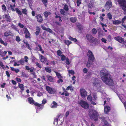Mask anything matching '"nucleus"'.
<instances>
[{"instance_id":"f257e3e1","label":"nucleus","mask_w":126,"mask_h":126,"mask_svg":"<svg viewBox=\"0 0 126 126\" xmlns=\"http://www.w3.org/2000/svg\"><path fill=\"white\" fill-rule=\"evenodd\" d=\"M100 75L104 83L109 86L113 85V81L111 78V76L105 70L101 71Z\"/></svg>"},{"instance_id":"f03ea898","label":"nucleus","mask_w":126,"mask_h":126,"mask_svg":"<svg viewBox=\"0 0 126 126\" xmlns=\"http://www.w3.org/2000/svg\"><path fill=\"white\" fill-rule=\"evenodd\" d=\"M87 56L88 57V59L86 63V66L89 67L91 66L95 59L92 52L90 50L88 51Z\"/></svg>"},{"instance_id":"7ed1b4c3","label":"nucleus","mask_w":126,"mask_h":126,"mask_svg":"<svg viewBox=\"0 0 126 126\" xmlns=\"http://www.w3.org/2000/svg\"><path fill=\"white\" fill-rule=\"evenodd\" d=\"M32 15L33 16H35L37 19V21L39 23H42L43 21L42 16L40 14H36L35 16V13L34 11H32Z\"/></svg>"},{"instance_id":"20e7f679","label":"nucleus","mask_w":126,"mask_h":126,"mask_svg":"<svg viewBox=\"0 0 126 126\" xmlns=\"http://www.w3.org/2000/svg\"><path fill=\"white\" fill-rule=\"evenodd\" d=\"M86 37L87 39L89 40L91 43H96L97 42V39L96 38L93 37L91 35L87 34L86 35Z\"/></svg>"},{"instance_id":"39448f33","label":"nucleus","mask_w":126,"mask_h":126,"mask_svg":"<svg viewBox=\"0 0 126 126\" xmlns=\"http://www.w3.org/2000/svg\"><path fill=\"white\" fill-rule=\"evenodd\" d=\"M79 105L82 108L84 109H88L89 108V105L87 103L84 101L82 100L79 101Z\"/></svg>"},{"instance_id":"423d86ee","label":"nucleus","mask_w":126,"mask_h":126,"mask_svg":"<svg viewBox=\"0 0 126 126\" xmlns=\"http://www.w3.org/2000/svg\"><path fill=\"white\" fill-rule=\"evenodd\" d=\"M23 30L25 33V37L27 39L29 38L30 39L31 38V34L29 32L27 28L25 27L23 29Z\"/></svg>"},{"instance_id":"0eeeda50","label":"nucleus","mask_w":126,"mask_h":126,"mask_svg":"<svg viewBox=\"0 0 126 126\" xmlns=\"http://www.w3.org/2000/svg\"><path fill=\"white\" fill-rule=\"evenodd\" d=\"M80 94L81 97L83 98H84L87 96V92L85 89H80Z\"/></svg>"},{"instance_id":"6e6552de","label":"nucleus","mask_w":126,"mask_h":126,"mask_svg":"<svg viewBox=\"0 0 126 126\" xmlns=\"http://www.w3.org/2000/svg\"><path fill=\"white\" fill-rule=\"evenodd\" d=\"M117 2L121 6L126 8V1L125 0H117Z\"/></svg>"},{"instance_id":"1a4fd4ad","label":"nucleus","mask_w":126,"mask_h":126,"mask_svg":"<svg viewBox=\"0 0 126 126\" xmlns=\"http://www.w3.org/2000/svg\"><path fill=\"white\" fill-rule=\"evenodd\" d=\"M111 3L110 0L107 1L105 6V9L107 10H109L111 7Z\"/></svg>"},{"instance_id":"9d476101","label":"nucleus","mask_w":126,"mask_h":126,"mask_svg":"<svg viewBox=\"0 0 126 126\" xmlns=\"http://www.w3.org/2000/svg\"><path fill=\"white\" fill-rule=\"evenodd\" d=\"M99 118L104 123V125L106 126H110V124L107 121L106 118L103 116H101Z\"/></svg>"},{"instance_id":"9b49d317","label":"nucleus","mask_w":126,"mask_h":126,"mask_svg":"<svg viewBox=\"0 0 126 126\" xmlns=\"http://www.w3.org/2000/svg\"><path fill=\"white\" fill-rule=\"evenodd\" d=\"M92 114L90 116V118L92 119H93L96 118L97 115V112L95 110H93Z\"/></svg>"},{"instance_id":"f8f14e48","label":"nucleus","mask_w":126,"mask_h":126,"mask_svg":"<svg viewBox=\"0 0 126 126\" xmlns=\"http://www.w3.org/2000/svg\"><path fill=\"white\" fill-rule=\"evenodd\" d=\"M39 59L40 60V61L42 63H45L47 61V59L45 57L42 55L39 54Z\"/></svg>"},{"instance_id":"ddd939ff","label":"nucleus","mask_w":126,"mask_h":126,"mask_svg":"<svg viewBox=\"0 0 126 126\" xmlns=\"http://www.w3.org/2000/svg\"><path fill=\"white\" fill-rule=\"evenodd\" d=\"M114 39L120 43H122L124 42L123 38L121 37H116L114 38Z\"/></svg>"},{"instance_id":"4468645a","label":"nucleus","mask_w":126,"mask_h":126,"mask_svg":"<svg viewBox=\"0 0 126 126\" xmlns=\"http://www.w3.org/2000/svg\"><path fill=\"white\" fill-rule=\"evenodd\" d=\"M34 105L37 107L38 109H42L44 107V105L41 104H40L37 102H35Z\"/></svg>"},{"instance_id":"2eb2a0df","label":"nucleus","mask_w":126,"mask_h":126,"mask_svg":"<svg viewBox=\"0 0 126 126\" xmlns=\"http://www.w3.org/2000/svg\"><path fill=\"white\" fill-rule=\"evenodd\" d=\"M46 90L50 94H52L53 93L52 88L48 86H46Z\"/></svg>"},{"instance_id":"dca6fc26","label":"nucleus","mask_w":126,"mask_h":126,"mask_svg":"<svg viewBox=\"0 0 126 126\" xmlns=\"http://www.w3.org/2000/svg\"><path fill=\"white\" fill-rule=\"evenodd\" d=\"M28 102L30 104L32 105L33 104L34 105L35 102L33 100L32 98L31 97H29L28 98Z\"/></svg>"},{"instance_id":"f3484780","label":"nucleus","mask_w":126,"mask_h":126,"mask_svg":"<svg viewBox=\"0 0 126 126\" xmlns=\"http://www.w3.org/2000/svg\"><path fill=\"white\" fill-rule=\"evenodd\" d=\"M5 16L6 20L7 22H10L11 21V19L9 14H5Z\"/></svg>"},{"instance_id":"a211bd4d","label":"nucleus","mask_w":126,"mask_h":126,"mask_svg":"<svg viewBox=\"0 0 126 126\" xmlns=\"http://www.w3.org/2000/svg\"><path fill=\"white\" fill-rule=\"evenodd\" d=\"M36 31L35 32V34L36 36H37L39 34L40 32L41 29L39 27L37 26L36 27Z\"/></svg>"},{"instance_id":"6ab92c4d","label":"nucleus","mask_w":126,"mask_h":126,"mask_svg":"<svg viewBox=\"0 0 126 126\" xmlns=\"http://www.w3.org/2000/svg\"><path fill=\"white\" fill-rule=\"evenodd\" d=\"M110 110V107L109 106H107L105 107L104 108V111L105 113L108 114Z\"/></svg>"},{"instance_id":"aec40b11","label":"nucleus","mask_w":126,"mask_h":126,"mask_svg":"<svg viewBox=\"0 0 126 126\" xmlns=\"http://www.w3.org/2000/svg\"><path fill=\"white\" fill-rule=\"evenodd\" d=\"M98 35L99 36H100L103 35V31L100 28L97 30Z\"/></svg>"},{"instance_id":"412c9836","label":"nucleus","mask_w":126,"mask_h":126,"mask_svg":"<svg viewBox=\"0 0 126 126\" xmlns=\"http://www.w3.org/2000/svg\"><path fill=\"white\" fill-rule=\"evenodd\" d=\"M43 14L45 17L47 18L48 17V15L51 14V13L49 12L46 11Z\"/></svg>"},{"instance_id":"4be33fe9","label":"nucleus","mask_w":126,"mask_h":126,"mask_svg":"<svg viewBox=\"0 0 126 126\" xmlns=\"http://www.w3.org/2000/svg\"><path fill=\"white\" fill-rule=\"evenodd\" d=\"M15 11L19 15H22V13L20 10L17 8L15 9Z\"/></svg>"},{"instance_id":"5701e85b","label":"nucleus","mask_w":126,"mask_h":126,"mask_svg":"<svg viewBox=\"0 0 126 126\" xmlns=\"http://www.w3.org/2000/svg\"><path fill=\"white\" fill-rule=\"evenodd\" d=\"M10 10L13 12L15 11V7H16V5L15 3H14L13 5L11 4L10 5Z\"/></svg>"},{"instance_id":"b1692460","label":"nucleus","mask_w":126,"mask_h":126,"mask_svg":"<svg viewBox=\"0 0 126 126\" xmlns=\"http://www.w3.org/2000/svg\"><path fill=\"white\" fill-rule=\"evenodd\" d=\"M46 77L51 82H53L54 81V78L52 76H50L49 75H47Z\"/></svg>"},{"instance_id":"393cba45","label":"nucleus","mask_w":126,"mask_h":126,"mask_svg":"<svg viewBox=\"0 0 126 126\" xmlns=\"http://www.w3.org/2000/svg\"><path fill=\"white\" fill-rule=\"evenodd\" d=\"M83 27L82 26L79 24V33H81L84 32Z\"/></svg>"},{"instance_id":"a878e982","label":"nucleus","mask_w":126,"mask_h":126,"mask_svg":"<svg viewBox=\"0 0 126 126\" xmlns=\"http://www.w3.org/2000/svg\"><path fill=\"white\" fill-rule=\"evenodd\" d=\"M55 72V73L56 75L58 78H63V77L60 73L56 72Z\"/></svg>"},{"instance_id":"bb28decb","label":"nucleus","mask_w":126,"mask_h":126,"mask_svg":"<svg viewBox=\"0 0 126 126\" xmlns=\"http://www.w3.org/2000/svg\"><path fill=\"white\" fill-rule=\"evenodd\" d=\"M64 42L67 46H69L72 43V42L70 41L66 40H65L64 41Z\"/></svg>"},{"instance_id":"cd10ccee","label":"nucleus","mask_w":126,"mask_h":126,"mask_svg":"<svg viewBox=\"0 0 126 126\" xmlns=\"http://www.w3.org/2000/svg\"><path fill=\"white\" fill-rule=\"evenodd\" d=\"M25 68L27 70H30V72H33V70H34V68H31L30 69V68L29 67V66H25Z\"/></svg>"},{"instance_id":"c85d7f7f","label":"nucleus","mask_w":126,"mask_h":126,"mask_svg":"<svg viewBox=\"0 0 126 126\" xmlns=\"http://www.w3.org/2000/svg\"><path fill=\"white\" fill-rule=\"evenodd\" d=\"M0 43L5 46H6L7 45V44L6 42H4L1 38H0Z\"/></svg>"},{"instance_id":"c756f323","label":"nucleus","mask_w":126,"mask_h":126,"mask_svg":"<svg viewBox=\"0 0 126 126\" xmlns=\"http://www.w3.org/2000/svg\"><path fill=\"white\" fill-rule=\"evenodd\" d=\"M45 70L47 72L50 73L51 72V69L49 67H45Z\"/></svg>"},{"instance_id":"7c9ffc66","label":"nucleus","mask_w":126,"mask_h":126,"mask_svg":"<svg viewBox=\"0 0 126 126\" xmlns=\"http://www.w3.org/2000/svg\"><path fill=\"white\" fill-rule=\"evenodd\" d=\"M113 23V24L115 25H118L120 24L121 23L120 21L119 20H116L115 21H113L112 22Z\"/></svg>"},{"instance_id":"2f4dec72","label":"nucleus","mask_w":126,"mask_h":126,"mask_svg":"<svg viewBox=\"0 0 126 126\" xmlns=\"http://www.w3.org/2000/svg\"><path fill=\"white\" fill-rule=\"evenodd\" d=\"M22 13L23 14L25 15H27V10L26 9H22Z\"/></svg>"},{"instance_id":"473e14b6","label":"nucleus","mask_w":126,"mask_h":126,"mask_svg":"<svg viewBox=\"0 0 126 126\" xmlns=\"http://www.w3.org/2000/svg\"><path fill=\"white\" fill-rule=\"evenodd\" d=\"M38 46L39 48V50L42 53H44L45 52L43 50L41 45L40 44H38Z\"/></svg>"},{"instance_id":"72a5a7b5","label":"nucleus","mask_w":126,"mask_h":126,"mask_svg":"<svg viewBox=\"0 0 126 126\" xmlns=\"http://www.w3.org/2000/svg\"><path fill=\"white\" fill-rule=\"evenodd\" d=\"M18 87L22 91L24 90V85L23 84L19 83Z\"/></svg>"},{"instance_id":"f704fd0d","label":"nucleus","mask_w":126,"mask_h":126,"mask_svg":"<svg viewBox=\"0 0 126 126\" xmlns=\"http://www.w3.org/2000/svg\"><path fill=\"white\" fill-rule=\"evenodd\" d=\"M69 39L71 41L76 42L77 41V40L75 38H73L71 36L69 37Z\"/></svg>"},{"instance_id":"c9c22d12","label":"nucleus","mask_w":126,"mask_h":126,"mask_svg":"<svg viewBox=\"0 0 126 126\" xmlns=\"http://www.w3.org/2000/svg\"><path fill=\"white\" fill-rule=\"evenodd\" d=\"M70 21L72 22L75 23L76 22V18L75 17H71L70 19Z\"/></svg>"},{"instance_id":"e433bc0d","label":"nucleus","mask_w":126,"mask_h":126,"mask_svg":"<svg viewBox=\"0 0 126 126\" xmlns=\"http://www.w3.org/2000/svg\"><path fill=\"white\" fill-rule=\"evenodd\" d=\"M61 59V60L62 61H64L65 60L66 58V57L63 54H62L60 56Z\"/></svg>"},{"instance_id":"4c0bfd02","label":"nucleus","mask_w":126,"mask_h":126,"mask_svg":"<svg viewBox=\"0 0 126 126\" xmlns=\"http://www.w3.org/2000/svg\"><path fill=\"white\" fill-rule=\"evenodd\" d=\"M11 27L14 30L16 31H18V29L13 24H12L11 25Z\"/></svg>"},{"instance_id":"58836bf2","label":"nucleus","mask_w":126,"mask_h":126,"mask_svg":"<svg viewBox=\"0 0 126 126\" xmlns=\"http://www.w3.org/2000/svg\"><path fill=\"white\" fill-rule=\"evenodd\" d=\"M57 53L58 56H60L62 55V52L60 50H58L57 51Z\"/></svg>"},{"instance_id":"ea45409f","label":"nucleus","mask_w":126,"mask_h":126,"mask_svg":"<svg viewBox=\"0 0 126 126\" xmlns=\"http://www.w3.org/2000/svg\"><path fill=\"white\" fill-rule=\"evenodd\" d=\"M2 9L4 12H6L7 10V8L4 4H3L2 6Z\"/></svg>"},{"instance_id":"a19ab883","label":"nucleus","mask_w":126,"mask_h":126,"mask_svg":"<svg viewBox=\"0 0 126 126\" xmlns=\"http://www.w3.org/2000/svg\"><path fill=\"white\" fill-rule=\"evenodd\" d=\"M97 32L96 30L95 29L93 28L92 30V32L93 34H95Z\"/></svg>"},{"instance_id":"79ce46f5","label":"nucleus","mask_w":126,"mask_h":126,"mask_svg":"<svg viewBox=\"0 0 126 126\" xmlns=\"http://www.w3.org/2000/svg\"><path fill=\"white\" fill-rule=\"evenodd\" d=\"M64 9L66 11H67L69 10V8L68 5L67 4H65L64 6Z\"/></svg>"},{"instance_id":"37998d69","label":"nucleus","mask_w":126,"mask_h":126,"mask_svg":"<svg viewBox=\"0 0 126 126\" xmlns=\"http://www.w3.org/2000/svg\"><path fill=\"white\" fill-rule=\"evenodd\" d=\"M10 33L11 32H10L9 31L8 32H5L4 33V35L5 36L7 37L9 35H11V34H10Z\"/></svg>"},{"instance_id":"c03bdc74","label":"nucleus","mask_w":126,"mask_h":126,"mask_svg":"<svg viewBox=\"0 0 126 126\" xmlns=\"http://www.w3.org/2000/svg\"><path fill=\"white\" fill-rule=\"evenodd\" d=\"M26 47L28 49H29L30 50H31V48L30 47L29 44L28 43H27L25 44Z\"/></svg>"},{"instance_id":"a18cd8bd","label":"nucleus","mask_w":126,"mask_h":126,"mask_svg":"<svg viewBox=\"0 0 126 126\" xmlns=\"http://www.w3.org/2000/svg\"><path fill=\"white\" fill-rule=\"evenodd\" d=\"M65 60H66L65 61L67 65L70 64V63L69 58L68 57H66V58Z\"/></svg>"},{"instance_id":"49530a36","label":"nucleus","mask_w":126,"mask_h":126,"mask_svg":"<svg viewBox=\"0 0 126 126\" xmlns=\"http://www.w3.org/2000/svg\"><path fill=\"white\" fill-rule=\"evenodd\" d=\"M68 72L69 74L74 75L75 74V72L73 70H69Z\"/></svg>"},{"instance_id":"de8ad7c7","label":"nucleus","mask_w":126,"mask_h":126,"mask_svg":"<svg viewBox=\"0 0 126 126\" xmlns=\"http://www.w3.org/2000/svg\"><path fill=\"white\" fill-rule=\"evenodd\" d=\"M32 61L33 62H34L35 61L36 59V58L33 56H32L31 57Z\"/></svg>"},{"instance_id":"09e8293b","label":"nucleus","mask_w":126,"mask_h":126,"mask_svg":"<svg viewBox=\"0 0 126 126\" xmlns=\"http://www.w3.org/2000/svg\"><path fill=\"white\" fill-rule=\"evenodd\" d=\"M108 18L110 19H111L112 18V16L110 13H109L107 15Z\"/></svg>"},{"instance_id":"8fccbe9b","label":"nucleus","mask_w":126,"mask_h":126,"mask_svg":"<svg viewBox=\"0 0 126 126\" xmlns=\"http://www.w3.org/2000/svg\"><path fill=\"white\" fill-rule=\"evenodd\" d=\"M60 12L61 14L62 15H64V13H65V11L63 9H60Z\"/></svg>"},{"instance_id":"3c124183","label":"nucleus","mask_w":126,"mask_h":126,"mask_svg":"<svg viewBox=\"0 0 126 126\" xmlns=\"http://www.w3.org/2000/svg\"><path fill=\"white\" fill-rule=\"evenodd\" d=\"M31 74L33 75V78H36L37 77V76L36 75V74L34 71H33V72H32Z\"/></svg>"},{"instance_id":"603ef678","label":"nucleus","mask_w":126,"mask_h":126,"mask_svg":"<svg viewBox=\"0 0 126 126\" xmlns=\"http://www.w3.org/2000/svg\"><path fill=\"white\" fill-rule=\"evenodd\" d=\"M19 62L20 64L23 65L24 62V60L22 59L20 60L19 61Z\"/></svg>"},{"instance_id":"864d4df0","label":"nucleus","mask_w":126,"mask_h":126,"mask_svg":"<svg viewBox=\"0 0 126 126\" xmlns=\"http://www.w3.org/2000/svg\"><path fill=\"white\" fill-rule=\"evenodd\" d=\"M0 65L2 68L4 69L5 68V66L3 65L2 62L0 61Z\"/></svg>"},{"instance_id":"5fc2aeb1","label":"nucleus","mask_w":126,"mask_h":126,"mask_svg":"<svg viewBox=\"0 0 126 126\" xmlns=\"http://www.w3.org/2000/svg\"><path fill=\"white\" fill-rule=\"evenodd\" d=\"M87 99L88 100L90 101H91L92 100V97L91 96V95H88L87 97Z\"/></svg>"},{"instance_id":"6e6d98bb","label":"nucleus","mask_w":126,"mask_h":126,"mask_svg":"<svg viewBox=\"0 0 126 126\" xmlns=\"http://www.w3.org/2000/svg\"><path fill=\"white\" fill-rule=\"evenodd\" d=\"M16 40L17 42H20L21 41V39L18 36H17L16 38Z\"/></svg>"},{"instance_id":"4d7b16f0","label":"nucleus","mask_w":126,"mask_h":126,"mask_svg":"<svg viewBox=\"0 0 126 126\" xmlns=\"http://www.w3.org/2000/svg\"><path fill=\"white\" fill-rule=\"evenodd\" d=\"M42 1L43 3L46 6V3L47 2V0H42Z\"/></svg>"},{"instance_id":"13d9d810","label":"nucleus","mask_w":126,"mask_h":126,"mask_svg":"<svg viewBox=\"0 0 126 126\" xmlns=\"http://www.w3.org/2000/svg\"><path fill=\"white\" fill-rule=\"evenodd\" d=\"M18 26L21 28H23L24 27V25L23 24H21V23H19Z\"/></svg>"},{"instance_id":"bf43d9fd","label":"nucleus","mask_w":126,"mask_h":126,"mask_svg":"<svg viewBox=\"0 0 126 126\" xmlns=\"http://www.w3.org/2000/svg\"><path fill=\"white\" fill-rule=\"evenodd\" d=\"M61 79H59L57 81L58 83H60V82H63V80Z\"/></svg>"},{"instance_id":"052dcab7","label":"nucleus","mask_w":126,"mask_h":126,"mask_svg":"<svg viewBox=\"0 0 126 126\" xmlns=\"http://www.w3.org/2000/svg\"><path fill=\"white\" fill-rule=\"evenodd\" d=\"M47 102V101L46 99H44L42 102V104L44 105Z\"/></svg>"},{"instance_id":"680f3d73","label":"nucleus","mask_w":126,"mask_h":126,"mask_svg":"<svg viewBox=\"0 0 126 126\" xmlns=\"http://www.w3.org/2000/svg\"><path fill=\"white\" fill-rule=\"evenodd\" d=\"M46 31L50 33H52V30L49 28H47Z\"/></svg>"},{"instance_id":"e2e57ef3","label":"nucleus","mask_w":126,"mask_h":126,"mask_svg":"<svg viewBox=\"0 0 126 126\" xmlns=\"http://www.w3.org/2000/svg\"><path fill=\"white\" fill-rule=\"evenodd\" d=\"M97 98V97L96 95L95 94H94L93 97V100H96Z\"/></svg>"},{"instance_id":"0e129e2a","label":"nucleus","mask_w":126,"mask_h":126,"mask_svg":"<svg viewBox=\"0 0 126 126\" xmlns=\"http://www.w3.org/2000/svg\"><path fill=\"white\" fill-rule=\"evenodd\" d=\"M36 65L37 67H38L40 68H41V65L39 63L37 62L36 63Z\"/></svg>"},{"instance_id":"69168bd1","label":"nucleus","mask_w":126,"mask_h":126,"mask_svg":"<svg viewBox=\"0 0 126 126\" xmlns=\"http://www.w3.org/2000/svg\"><path fill=\"white\" fill-rule=\"evenodd\" d=\"M126 19V16H125L122 19L121 22L122 24L124 23V21Z\"/></svg>"},{"instance_id":"338daca9","label":"nucleus","mask_w":126,"mask_h":126,"mask_svg":"<svg viewBox=\"0 0 126 126\" xmlns=\"http://www.w3.org/2000/svg\"><path fill=\"white\" fill-rule=\"evenodd\" d=\"M29 4H32V0H27Z\"/></svg>"},{"instance_id":"774afa93","label":"nucleus","mask_w":126,"mask_h":126,"mask_svg":"<svg viewBox=\"0 0 126 126\" xmlns=\"http://www.w3.org/2000/svg\"><path fill=\"white\" fill-rule=\"evenodd\" d=\"M88 7L89 8H91L93 7V4L92 3H90L88 5Z\"/></svg>"}]
</instances>
